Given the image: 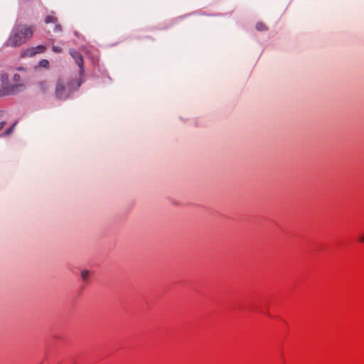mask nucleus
<instances>
[{
    "label": "nucleus",
    "instance_id": "1",
    "mask_svg": "<svg viewBox=\"0 0 364 364\" xmlns=\"http://www.w3.org/2000/svg\"><path fill=\"white\" fill-rule=\"evenodd\" d=\"M34 27L26 25L15 26L4 45L7 47H18L25 43L33 35Z\"/></svg>",
    "mask_w": 364,
    "mask_h": 364
},
{
    "label": "nucleus",
    "instance_id": "2",
    "mask_svg": "<svg viewBox=\"0 0 364 364\" xmlns=\"http://www.w3.org/2000/svg\"><path fill=\"white\" fill-rule=\"evenodd\" d=\"M1 82L2 91L4 95H12L18 94L26 89V85L18 74H14L12 77L13 84L9 82V74L3 73L1 74Z\"/></svg>",
    "mask_w": 364,
    "mask_h": 364
},
{
    "label": "nucleus",
    "instance_id": "3",
    "mask_svg": "<svg viewBox=\"0 0 364 364\" xmlns=\"http://www.w3.org/2000/svg\"><path fill=\"white\" fill-rule=\"evenodd\" d=\"M80 86V82L77 80H71L65 82L63 80H58L55 85V96L60 100H65L70 93Z\"/></svg>",
    "mask_w": 364,
    "mask_h": 364
},
{
    "label": "nucleus",
    "instance_id": "4",
    "mask_svg": "<svg viewBox=\"0 0 364 364\" xmlns=\"http://www.w3.org/2000/svg\"><path fill=\"white\" fill-rule=\"evenodd\" d=\"M46 47L43 45H39L36 47H31L21 53V58H32L41 53H43L46 50Z\"/></svg>",
    "mask_w": 364,
    "mask_h": 364
},
{
    "label": "nucleus",
    "instance_id": "5",
    "mask_svg": "<svg viewBox=\"0 0 364 364\" xmlns=\"http://www.w3.org/2000/svg\"><path fill=\"white\" fill-rule=\"evenodd\" d=\"M70 54L73 57V58L75 60L76 64L80 68V73H82L84 71L83 59H82V55L80 54V53L74 49H70Z\"/></svg>",
    "mask_w": 364,
    "mask_h": 364
},
{
    "label": "nucleus",
    "instance_id": "6",
    "mask_svg": "<svg viewBox=\"0 0 364 364\" xmlns=\"http://www.w3.org/2000/svg\"><path fill=\"white\" fill-rule=\"evenodd\" d=\"M58 19L55 16L53 15H48L45 18V23H57Z\"/></svg>",
    "mask_w": 364,
    "mask_h": 364
},
{
    "label": "nucleus",
    "instance_id": "7",
    "mask_svg": "<svg viewBox=\"0 0 364 364\" xmlns=\"http://www.w3.org/2000/svg\"><path fill=\"white\" fill-rule=\"evenodd\" d=\"M81 277L84 281H88L90 272L87 269L82 270L80 273Z\"/></svg>",
    "mask_w": 364,
    "mask_h": 364
},
{
    "label": "nucleus",
    "instance_id": "8",
    "mask_svg": "<svg viewBox=\"0 0 364 364\" xmlns=\"http://www.w3.org/2000/svg\"><path fill=\"white\" fill-rule=\"evenodd\" d=\"M256 28H257V30L262 31L267 30V26L264 23H262V22H258L256 24Z\"/></svg>",
    "mask_w": 364,
    "mask_h": 364
},
{
    "label": "nucleus",
    "instance_id": "9",
    "mask_svg": "<svg viewBox=\"0 0 364 364\" xmlns=\"http://www.w3.org/2000/svg\"><path fill=\"white\" fill-rule=\"evenodd\" d=\"M38 65L41 68H48L49 65V62L46 59H42L39 61Z\"/></svg>",
    "mask_w": 364,
    "mask_h": 364
},
{
    "label": "nucleus",
    "instance_id": "10",
    "mask_svg": "<svg viewBox=\"0 0 364 364\" xmlns=\"http://www.w3.org/2000/svg\"><path fill=\"white\" fill-rule=\"evenodd\" d=\"M15 125H16V123H14L13 124V126H11L9 129H6L5 133H4V135L5 136H9V134H11V132H13V129H14Z\"/></svg>",
    "mask_w": 364,
    "mask_h": 364
},
{
    "label": "nucleus",
    "instance_id": "11",
    "mask_svg": "<svg viewBox=\"0 0 364 364\" xmlns=\"http://www.w3.org/2000/svg\"><path fill=\"white\" fill-rule=\"evenodd\" d=\"M52 50L56 53H60L62 52V48L58 46H53L52 47Z\"/></svg>",
    "mask_w": 364,
    "mask_h": 364
},
{
    "label": "nucleus",
    "instance_id": "12",
    "mask_svg": "<svg viewBox=\"0 0 364 364\" xmlns=\"http://www.w3.org/2000/svg\"><path fill=\"white\" fill-rule=\"evenodd\" d=\"M55 23V28H54L53 31L55 32H60V31H61V30H62L61 26L59 23Z\"/></svg>",
    "mask_w": 364,
    "mask_h": 364
},
{
    "label": "nucleus",
    "instance_id": "13",
    "mask_svg": "<svg viewBox=\"0 0 364 364\" xmlns=\"http://www.w3.org/2000/svg\"><path fill=\"white\" fill-rule=\"evenodd\" d=\"M16 70H18V71H23V72L26 71V68H23V67H21V66L17 67L16 68Z\"/></svg>",
    "mask_w": 364,
    "mask_h": 364
},
{
    "label": "nucleus",
    "instance_id": "14",
    "mask_svg": "<svg viewBox=\"0 0 364 364\" xmlns=\"http://www.w3.org/2000/svg\"><path fill=\"white\" fill-rule=\"evenodd\" d=\"M4 125H5V122H0V131L3 129Z\"/></svg>",
    "mask_w": 364,
    "mask_h": 364
},
{
    "label": "nucleus",
    "instance_id": "15",
    "mask_svg": "<svg viewBox=\"0 0 364 364\" xmlns=\"http://www.w3.org/2000/svg\"><path fill=\"white\" fill-rule=\"evenodd\" d=\"M360 241L364 242V235L360 237Z\"/></svg>",
    "mask_w": 364,
    "mask_h": 364
}]
</instances>
